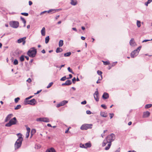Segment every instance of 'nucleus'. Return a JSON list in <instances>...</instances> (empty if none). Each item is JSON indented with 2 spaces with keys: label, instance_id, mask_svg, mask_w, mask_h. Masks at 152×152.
<instances>
[{
  "label": "nucleus",
  "instance_id": "nucleus-51",
  "mask_svg": "<svg viewBox=\"0 0 152 152\" xmlns=\"http://www.w3.org/2000/svg\"><path fill=\"white\" fill-rule=\"evenodd\" d=\"M117 63V61L114 62L112 63V64L111 65L112 66V67H113V66H115L116 65V64Z\"/></svg>",
  "mask_w": 152,
  "mask_h": 152
},
{
  "label": "nucleus",
  "instance_id": "nucleus-4",
  "mask_svg": "<svg viewBox=\"0 0 152 152\" xmlns=\"http://www.w3.org/2000/svg\"><path fill=\"white\" fill-rule=\"evenodd\" d=\"M92 124H84L82 125L80 127V129L84 130H86L88 129H91Z\"/></svg>",
  "mask_w": 152,
  "mask_h": 152
},
{
  "label": "nucleus",
  "instance_id": "nucleus-40",
  "mask_svg": "<svg viewBox=\"0 0 152 152\" xmlns=\"http://www.w3.org/2000/svg\"><path fill=\"white\" fill-rule=\"evenodd\" d=\"M80 148H86L85 145L84 144L80 143Z\"/></svg>",
  "mask_w": 152,
  "mask_h": 152
},
{
  "label": "nucleus",
  "instance_id": "nucleus-59",
  "mask_svg": "<svg viewBox=\"0 0 152 152\" xmlns=\"http://www.w3.org/2000/svg\"><path fill=\"white\" fill-rule=\"evenodd\" d=\"M69 77L67 78V79H71L72 77V76L71 74H69Z\"/></svg>",
  "mask_w": 152,
  "mask_h": 152
},
{
  "label": "nucleus",
  "instance_id": "nucleus-62",
  "mask_svg": "<svg viewBox=\"0 0 152 152\" xmlns=\"http://www.w3.org/2000/svg\"><path fill=\"white\" fill-rule=\"evenodd\" d=\"M32 4V2L31 1H29V5L31 6V5Z\"/></svg>",
  "mask_w": 152,
  "mask_h": 152
},
{
  "label": "nucleus",
  "instance_id": "nucleus-14",
  "mask_svg": "<svg viewBox=\"0 0 152 152\" xmlns=\"http://www.w3.org/2000/svg\"><path fill=\"white\" fill-rule=\"evenodd\" d=\"M13 116V115L12 114H9L6 117L5 120V122H7V121L9 120L11 117Z\"/></svg>",
  "mask_w": 152,
  "mask_h": 152
},
{
  "label": "nucleus",
  "instance_id": "nucleus-20",
  "mask_svg": "<svg viewBox=\"0 0 152 152\" xmlns=\"http://www.w3.org/2000/svg\"><path fill=\"white\" fill-rule=\"evenodd\" d=\"M85 145L86 148H90L91 146V144L90 142L86 143L85 144Z\"/></svg>",
  "mask_w": 152,
  "mask_h": 152
},
{
  "label": "nucleus",
  "instance_id": "nucleus-47",
  "mask_svg": "<svg viewBox=\"0 0 152 152\" xmlns=\"http://www.w3.org/2000/svg\"><path fill=\"white\" fill-rule=\"evenodd\" d=\"M27 132L26 133L27 134H29V133L30 131V129L29 127H27L26 128Z\"/></svg>",
  "mask_w": 152,
  "mask_h": 152
},
{
  "label": "nucleus",
  "instance_id": "nucleus-54",
  "mask_svg": "<svg viewBox=\"0 0 152 152\" xmlns=\"http://www.w3.org/2000/svg\"><path fill=\"white\" fill-rule=\"evenodd\" d=\"M59 58H61L63 57L64 56L63 53H61L58 55Z\"/></svg>",
  "mask_w": 152,
  "mask_h": 152
},
{
  "label": "nucleus",
  "instance_id": "nucleus-29",
  "mask_svg": "<svg viewBox=\"0 0 152 152\" xmlns=\"http://www.w3.org/2000/svg\"><path fill=\"white\" fill-rule=\"evenodd\" d=\"M71 4L75 6L77 4V2L76 1H74L73 0H71Z\"/></svg>",
  "mask_w": 152,
  "mask_h": 152
},
{
  "label": "nucleus",
  "instance_id": "nucleus-27",
  "mask_svg": "<svg viewBox=\"0 0 152 152\" xmlns=\"http://www.w3.org/2000/svg\"><path fill=\"white\" fill-rule=\"evenodd\" d=\"M60 102L62 106L66 104L67 103H68V101L66 100H63Z\"/></svg>",
  "mask_w": 152,
  "mask_h": 152
},
{
  "label": "nucleus",
  "instance_id": "nucleus-55",
  "mask_svg": "<svg viewBox=\"0 0 152 152\" xmlns=\"http://www.w3.org/2000/svg\"><path fill=\"white\" fill-rule=\"evenodd\" d=\"M141 47H142L141 46H140L136 49V50H137V51H139H139L140 50L141 48Z\"/></svg>",
  "mask_w": 152,
  "mask_h": 152
},
{
  "label": "nucleus",
  "instance_id": "nucleus-39",
  "mask_svg": "<svg viewBox=\"0 0 152 152\" xmlns=\"http://www.w3.org/2000/svg\"><path fill=\"white\" fill-rule=\"evenodd\" d=\"M102 61L103 62L104 64V65H107L110 64V62L107 61Z\"/></svg>",
  "mask_w": 152,
  "mask_h": 152
},
{
  "label": "nucleus",
  "instance_id": "nucleus-56",
  "mask_svg": "<svg viewBox=\"0 0 152 152\" xmlns=\"http://www.w3.org/2000/svg\"><path fill=\"white\" fill-rule=\"evenodd\" d=\"M86 103V100H84L83 101L81 102V104H85Z\"/></svg>",
  "mask_w": 152,
  "mask_h": 152
},
{
  "label": "nucleus",
  "instance_id": "nucleus-42",
  "mask_svg": "<svg viewBox=\"0 0 152 152\" xmlns=\"http://www.w3.org/2000/svg\"><path fill=\"white\" fill-rule=\"evenodd\" d=\"M21 20L22 21L23 23H26V21L25 19L22 17H20Z\"/></svg>",
  "mask_w": 152,
  "mask_h": 152
},
{
  "label": "nucleus",
  "instance_id": "nucleus-60",
  "mask_svg": "<svg viewBox=\"0 0 152 152\" xmlns=\"http://www.w3.org/2000/svg\"><path fill=\"white\" fill-rule=\"evenodd\" d=\"M150 41L148 39H145L142 41V42H146L148 41Z\"/></svg>",
  "mask_w": 152,
  "mask_h": 152
},
{
  "label": "nucleus",
  "instance_id": "nucleus-24",
  "mask_svg": "<svg viewBox=\"0 0 152 152\" xmlns=\"http://www.w3.org/2000/svg\"><path fill=\"white\" fill-rule=\"evenodd\" d=\"M71 54V52H69L66 53H65L64 55L65 57H69Z\"/></svg>",
  "mask_w": 152,
  "mask_h": 152
},
{
  "label": "nucleus",
  "instance_id": "nucleus-63",
  "mask_svg": "<svg viewBox=\"0 0 152 152\" xmlns=\"http://www.w3.org/2000/svg\"><path fill=\"white\" fill-rule=\"evenodd\" d=\"M149 3L148 2V1L146 2L145 3V5H146V6H148V4H149Z\"/></svg>",
  "mask_w": 152,
  "mask_h": 152
},
{
  "label": "nucleus",
  "instance_id": "nucleus-16",
  "mask_svg": "<svg viewBox=\"0 0 152 152\" xmlns=\"http://www.w3.org/2000/svg\"><path fill=\"white\" fill-rule=\"evenodd\" d=\"M26 39V37H24L23 38H20L18 40L17 42L18 43H20L22 42L23 41L25 40Z\"/></svg>",
  "mask_w": 152,
  "mask_h": 152
},
{
  "label": "nucleus",
  "instance_id": "nucleus-50",
  "mask_svg": "<svg viewBox=\"0 0 152 152\" xmlns=\"http://www.w3.org/2000/svg\"><path fill=\"white\" fill-rule=\"evenodd\" d=\"M76 79L75 77H74L72 79V82L73 83H75Z\"/></svg>",
  "mask_w": 152,
  "mask_h": 152
},
{
  "label": "nucleus",
  "instance_id": "nucleus-2",
  "mask_svg": "<svg viewBox=\"0 0 152 152\" xmlns=\"http://www.w3.org/2000/svg\"><path fill=\"white\" fill-rule=\"evenodd\" d=\"M37 51L36 49L33 47L31 48L27 53V55L31 58L34 57L36 54Z\"/></svg>",
  "mask_w": 152,
  "mask_h": 152
},
{
  "label": "nucleus",
  "instance_id": "nucleus-48",
  "mask_svg": "<svg viewBox=\"0 0 152 152\" xmlns=\"http://www.w3.org/2000/svg\"><path fill=\"white\" fill-rule=\"evenodd\" d=\"M33 97V96H29V97H27V98H26L25 100V101L26 102V100H28L30 99H31V98H32V97Z\"/></svg>",
  "mask_w": 152,
  "mask_h": 152
},
{
  "label": "nucleus",
  "instance_id": "nucleus-33",
  "mask_svg": "<svg viewBox=\"0 0 152 152\" xmlns=\"http://www.w3.org/2000/svg\"><path fill=\"white\" fill-rule=\"evenodd\" d=\"M20 61H23L24 60V56L23 55H22L20 58Z\"/></svg>",
  "mask_w": 152,
  "mask_h": 152
},
{
  "label": "nucleus",
  "instance_id": "nucleus-44",
  "mask_svg": "<svg viewBox=\"0 0 152 152\" xmlns=\"http://www.w3.org/2000/svg\"><path fill=\"white\" fill-rule=\"evenodd\" d=\"M53 84V83L51 82L47 86V88H50Z\"/></svg>",
  "mask_w": 152,
  "mask_h": 152
},
{
  "label": "nucleus",
  "instance_id": "nucleus-41",
  "mask_svg": "<svg viewBox=\"0 0 152 152\" xmlns=\"http://www.w3.org/2000/svg\"><path fill=\"white\" fill-rule=\"evenodd\" d=\"M13 64L15 65H16L18 64V61L17 59H15L14 60L13 62Z\"/></svg>",
  "mask_w": 152,
  "mask_h": 152
},
{
  "label": "nucleus",
  "instance_id": "nucleus-19",
  "mask_svg": "<svg viewBox=\"0 0 152 152\" xmlns=\"http://www.w3.org/2000/svg\"><path fill=\"white\" fill-rule=\"evenodd\" d=\"M41 33L42 35L43 36H44L45 35V28L44 27H43L41 31Z\"/></svg>",
  "mask_w": 152,
  "mask_h": 152
},
{
  "label": "nucleus",
  "instance_id": "nucleus-6",
  "mask_svg": "<svg viewBox=\"0 0 152 152\" xmlns=\"http://www.w3.org/2000/svg\"><path fill=\"white\" fill-rule=\"evenodd\" d=\"M10 25L14 28H17L19 26V23L17 21H11L10 22Z\"/></svg>",
  "mask_w": 152,
  "mask_h": 152
},
{
  "label": "nucleus",
  "instance_id": "nucleus-1",
  "mask_svg": "<svg viewBox=\"0 0 152 152\" xmlns=\"http://www.w3.org/2000/svg\"><path fill=\"white\" fill-rule=\"evenodd\" d=\"M115 138V135L113 133L111 134L106 137L105 139L107 140L108 144L107 146L105 148V150H108L109 149L111 145V142L113 141Z\"/></svg>",
  "mask_w": 152,
  "mask_h": 152
},
{
  "label": "nucleus",
  "instance_id": "nucleus-7",
  "mask_svg": "<svg viewBox=\"0 0 152 152\" xmlns=\"http://www.w3.org/2000/svg\"><path fill=\"white\" fill-rule=\"evenodd\" d=\"M22 141L17 140L15 144V150L19 148L21 145Z\"/></svg>",
  "mask_w": 152,
  "mask_h": 152
},
{
  "label": "nucleus",
  "instance_id": "nucleus-35",
  "mask_svg": "<svg viewBox=\"0 0 152 152\" xmlns=\"http://www.w3.org/2000/svg\"><path fill=\"white\" fill-rule=\"evenodd\" d=\"M54 66H56V67L57 68H59V69H60V70L61 69V68L62 67H63L64 66H65V64H62V65H61L60 66H58V65H54Z\"/></svg>",
  "mask_w": 152,
  "mask_h": 152
},
{
  "label": "nucleus",
  "instance_id": "nucleus-30",
  "mask_svg": "<svg viewBox=\"0 0 152 152\" xmlns=\"http://www.w3.org/2000/svg\"><path fill=\"white\" fill-rule=\"evenodd\" d=\"M49 39H50V38H49V36H48L46 37L45 39V42L47 44L48 43V42L49 41Z\"/></svg>",
  "mask_w": 152,
  "mask_h": 152
},
{
  "label": "nucleus",
  "instance_id": "nucleus-15",
  "mask_svg": "<svg viewBox=\"0 0 152 152\" xmlns=\"http://www.w3.org/2000/svg\"><path fill=\"white\" fill-rule=\"evenodd\" d=\"M45 152H56V151L54 148H51L47 149Z\"/></svg>",
  "mask_w": 152,
  "mask_h": 152
},
{
  "label": "nucleus",
  "instance_id": "nucleus-49",
  "mask_svg": "<svg viewBox=\"0 0 152 152\" xmlns=\"http://www.w3.org/2000/svg\"><path fill=\"white\" fill-rule=\"evenodd\" d=\"M101 106L104 109H106L107 108L106 106L104 104H102Z\"/></svg>",
  "mask_w": 152,
  "mask_h": 152
},
{
  "label": "nucleus",
  "instance_id": "nucleus-32",
  "mask_svg": "<svg viewBox=\"0 0 152 152\" xmlns=\"http://www.w3.org/2000/svg\"><path fill=\"white\" fill-rule=\"evenodd\" d=\"M43 118H37L36 119V121H42L43 122Z\"/></svg>",
  "mask_w": 152,
  "mask_h": 152
},
{
  "label": "nucleus",
  "instance_id": "nucleus-9",
  "mask_svg": "<svg viewBox=\"0 0 152 152\" xmlns=\"http://www.w3.org/2000/svg\"><path fill=\"white\" fill-rule=\"evenodd\" d=\"M56 11V10L55 9H50L48 11H44L42 12H41L40 13V15H41L42 14L46 13V12H48V13H53L55 12Z\"/></svg>",
  "mask_w": 152,
  "mask_h": 152
},
{
  "label": "nucleus",
  "instance_id": "nucleus-13",
  "mask_svg": "<svg viewBox=\"0 0 152 152\" xmlns=\"http://www.w3.org/2000/svg\"><path fill=\"white\" fill-rule=\"evenodd\" d=\"M109 94L106 92H104L102 96V98L104 99H108L109 98Z\"/></svg>",
  "mask_w": 152,
  "mask_h": 152
},
{
  "label": "nucleus",
  "instance_id": "nucleus-3",
  "mask_svg": "<svg viewBox=\"0 0 152 152\" xmlns=\"http://www.w3.org/2000/svg\"><path fill=\"white\" fill-rule=\"evenodd\" d=\"M16 122V118L15 117L10 120L9 122L5 124V126L7 127H10L12 125L15 124Z\"/></svg>",
  "mask_w": 152,
  "mask_h": 152
},
{
  "label": "nucleus",
  "instance_id": "nucleus-46",
  "mask_svg": "<svg viewBox=\"0 0 152 152\" xmlns=\"http://www.w3.org/2000/svg\"><path fill=\"white\" fill-rule=\"evenodd\" d=\"M21 14L23 15L27 16L28 15V14L26 12H22L21 13Z\"/></svg>",
  "mask_w": 152,
  "mask_h": 152
},
{
  "label": "nucleus",
  "instance_id": "nucleus-26",
  "mask_svg": "<svg viewBox=\"0 0 152 152\" xmlns=\"http://www.w3.org/2000/svg\"><path fill=\"white\" fill-rule=\"evenodd\" d=\"M100 115L103 117H106L107 116V113L104 112H101Z\"/></svg>",
  "mask_w": 152,
  "mask_h": 152
},
{
  "label": "nucleus",
  "instance_id": "nucleus-12",
  "mask_svg": "<svg viewBox=\"0 0 152 152\" xmlns=\"http://www.w3.org/2000/svg\"><path fill=\"white\" fill-rule=\"evenodd\" d=\"M150 115V113L148 111L144 112L143 113L142 117L143 118H146L148 117Z\"/></svg>",
  "mask_w": 152,
  "mask_h": 152
},
{
  "label": "nucleus",
  "instance_id": "nucleus-52",
  "mask_svg": "<svg viewBox=\"0 0 152 152\" xmlns=\"http://www.w3.org/2000/svg\"><path fill=\"white\" fill-rule=\"evenodd\" d=\"M62 106L61 102L59 103V104H57L56 107H59L60 106Z\"/></svg>",
  "mask_w": 152,
  "mask_h": 152
},
{
  "label": "nucleus",
  "instance_id": "nucleus-61",
  "mask_svg": "<svg viewBox=\"0 0 152 152\" xmlns=\"http://www.w3.org/2000/svg\"><path fill=\"white\" fill-rule=\"evenodd\" d=\"M72 29L73 30L75 31L76 32L77 31V30L75 28H72Z\"/></svg>",
  "mask_w": 152,
  "mask_h": 152
},
{
  "label": "nucleus",
  "instance_id": "nucleus-28",
  "mask_svg": "<svg viewBox=\"0 0 152 152\" xmlns=\"http://www.w3.org/2000/svg\"><path fill=\"white\" fill-rule=\"evenodd\" d=\"M43 118V122H50L49 119L47 118Z\"/></svg>",
  "mask_w": 152,
  "mask_h": 152
},
{
  "label": "nucleus",
  "instance_id": "nucleus-34",
  "mask_svg": "<svg viewBox=\"0 0 152 152\" xmlns=\"http://www.w3.org/2000/svg\"><path fill=\"white\" fill-rule=\"evenodd\" d=\"M152 106L151 104H148L145 105V108L147 109L151 107Z\"/></svg>",
  "mask_w": 152,
  "mask_h": 152
},
{
  "label": "nucleus",
  "instance_id": "nucleus-18",
  "mask_svg": "<svg viewBox=\"0 0 152 152\" xmlns=\"http://www.w3.org/2000/svg\"><path fill=\"white\" fill-rule=\"evenodd\" d=\"M18 136V138L17 139L18 140L22 141L23 140V138L22 137V135L20 133L17 134Z\"/></svg>",
  "mask_w": 152,
  "mask_h": 152
},
{
  "label": "nucleus",
  "instance_id": "nucleus-8",
  "mask_svg": "<svg viewBox=\"0 0 152 152\" xmlns=\"http://www.w3.org/2000/svg\"><path fill=\"white\" fill-rule=\"evenodd\" d=\"M139 51H137V50H134L131 53V58H134L136 57L138 54Z\"/></svg>",
  "mask_w": 152,
  "mask_h": 152
},
{
  "label": "nucleus",
  "instance_id": "nucleus-45",
  "mask_svg": "<svg viewBox=\"0 0 152 152\" xmlns=\"http://www.w3.org/2000/svg\"><path fill=\"white\" fill-rule=\"evenodd\" d=\"M66 79H67V78L66 77V76H64L62 77L61 79L60 80L61 81H64L66 80Z\"/></svg>",
  "mask_w": 152,
  "mask_h": 152
},
{
  "label": "nucleus",
  "instance_id": "nucleus-23",
  "mask_svg": "<svg viewBox=\"0 0 152 152\" xmlns=\"http://www.w3.org/2000/svg\"><path fill=\"white\" fill-rule=\"evenodd\" d=\"M62 51L63 49L60 48H57L56 50V52L57 53L61 52Z\"/></svg>",
  "mask_w": 152,
  "mask_h": 152
},
{
  "label": "nucleus",
  "instance_id": "nucleus-58",
  "mask_svg": "<svg viewBox=\"0 0 152 152\" xmlns=\"http://www.w3.org/2000/svg\"><path fill=\"white\" fill-rule=\"evenodd\" d=\"M31 81V79L30 78H28V80H26V81L28 83H30Z\"/></svg>",
  "mask_w": 152,
  "mask_h": 152
},
{
  "label": "nucleus",
  "instance_id": "nucleus-64",
  "mask_svg": "<svg viewBox=\"0 0 152 152\" xmlns=\"http://www.w3.org/2000/svg\"><path fill=\"white\" fill-rule=\"evenodd\" d=\"M120 148H118V149L115 152H120Z\"/></svg>",
  "mask_w": 152,
  "mask_h": 152
},
{
  "label": "nucleus",
  "instance_id": "nucleus-36",
  "mask_svg": "<svg viewBox=\"0 0 152 152\" xmlns=\"http://www.w3.org/2000/svg\"><path fill=\"white\" fill-rule=\"evenodd\" d=\"M97 73L99 75L101 76V79H102V72L101 71H99V70H98L97 71Z\"/></svg>",
  "mask_w": 152,
  "mask_h": 152
},
{
  "label": "nucleus",
  "instance_id": "nucleus-10",
  "mask_svg": "<svg viewBox=\"0 0 152 152\" xmlns=\"http://www.w3.org/2000/svg\"><path fill=\"white\" fill-rule=\"evenodd\" d=\"M96 91L94 94V98L96 102H98L99 101V98H98V96L99 95V92L98 91V89H96Z\"/></svg>",
  "mask_w": 152,
  "mask_h": 152
},
{
  "label": "nucleus",
  "instance_id": "nucleus-5",
  "mask_svg": "<svg viewBox=\"0 0 152 152\" xmlns=\"http://www.w3.org/2000/svg\"><path fill=\"white\" fill-rule=\"evenodd\" d=\"M36 101L34 99H33L31 100H26V102L24 100V104L26 105L29 104L31 105H34L36 102Z\"/></svg>",
  "mask_w": 152,
  "mask_h": 152
},
{
  "label": "nucleus",
  "instance_id": "nucleus-38",
  "mask_svg": "<svg viewBox=\"0 0 152 152\" xmlns=\"http://www.w3.org/2000/svg\"><path fill=\"white\" fill-rule=\"evenodd\" d=\"M67 69L69 72L71 73L72 74H74V72L70 67H68L67 68Z\"/></svg>",
  "mask_w": 152,
  "mask_h": 152
},
{
  "label": "nucleus",
  "instance_id": "nucleus-11",
  "mask_svg": "<svg viewBox=\"0 0 152 152\" xmlns=\"http://www.w3.org/2000/svg\"><path fill=\"white\" fill-rule=\"evenodd\" d=\"M72 83V82L70 80H66L65 83H62V85L64 86V85L69 86L71 85Z\"/></svg>",
  "mask_w": 152,
  "mask_h": 152
},
{
  "label": "nucleus",
  "instance_id": "nucleus-37",
  "mask_svg": "<svg viewBox=\"0 0 152 152\" xmlns=\"http://www.w3.org/2000/svg\"><path fill=\"white\" fill-rule=\"evenodd\" d=\"M21 107V105L20 104L18 105L15 108V110H17L20 109Z\"/></svg>",
  "mask_w": 152,
  "mask_h": 152
},
{
  "label": "nucleus",
  "instance_id": "nucleus-21",
  "mask_svg": "<svg viewBox=\"0 0 152 152\" xmlns=\"http://www.w3.org/2000/svg\"><path fill=\"white\" fill-rule=\"evenodd\" d=\"M107 143H108V142H107V140L105 139L102 143V146L103 147H104L106 145Z\"/></svg>",
  "mask_w": 152,
  "mask_h": 152
},
{
  "label": "nucleus",
  "instance_id": "nucleus-25",
  "mask_svg": "<svg viewBox=\"0 0 152 152\" xmlns=\"http://www.w3.org/2000/svg\"><path fill=\"white\" fill-rule=\"evenodd\" d=\"M64 44L63 41L62 40H61L59 41V47H62Z\"/></svg>",
  "mask_w": 152,
  "mask_h": 152
},
{
  "label": "nucleus",
  "instance_id": "nucleus-17",
  "mask_svg": "<svg viewBox=\"0 0 152 152\" xmlns=\"http://www.w3.org/2000/svg\"><path fill=\"white\" fill-rule=\"evenodd\" d=\"M130 45L132 46H134L135 45V42L134 41V39L132 38L130 40Z\"/></svg>",
  "mask_w": 152,
  "mask_h": 152
},
{
  "label": "nucleus",
  "instance_id": "nucleus-31",
  "mask_svg": "<svg viewBox=\"0 0 152 152\" xmlns=\"http://www.w3.org/2000/svg\"><path fill=\"white\" fill-rule=\"evenodd\" d=\"M137 25L138 27H140L141 26V22L140 21L137 20Z\"/></svg>",
  "mask_w": 152,
  "mask_h": 152
},
{
  "label": "nucleus",
  "instance_id": "nucleus-53",
  "mask_svg": "<svg viewBox=\"0 0 152 152\" xmlns=\"http://www.w3.org/2000/svg\"><path fill=\"white\" fill-rule=\"evenodd\" d=\"M86 113L88 114H91L92 113L91 112L90 110L86 111Z\"/></svg>",
  "mask_w": 152,
  "mask_h": 152
},
{
  "label": "nucleus",
  "instance_id": "nucleus-57",
  "mask_svg": "<svg viewBox=\"0 0 152 152\" xmlns=\"http://www.w3.org/2000/svg\"><path fill=\"white\" fill-rule=\"evenodd\" d=\"M113 115H114V114L113 113H110V119H111L112 118H113Z\"/></svg>",
  "mask_w": 152,
  "mask_h": 152
},
{
  "label": "nucleus",
  "instance_id": "nucleus-43",
  "mask_svg": "<svg viewBox=\"0 0 152 152\" xmlns=\"http://www.w3.org/2000/svg\"><path fill=\"white\" fill-rule=\"evenodd\" d=\"M20 98L18 97L15 98V102L16 103H17L18 102V101L20 100Z\"/></svg>",
  "mask_w": 152,
  "mask_h": 152
},
{
  "label": "nucleus",
  "instance_id": "nucleus-22",
  "mask_svg": "<svg viewBox=\"0 0 152 152\" xmlns=\"http://www.w3.org/2000/svg\"><path fill=\"white\" fill-rule=\"evenodd\" d=\"M36 132V130L34 129H31V136L30 137H31L33 135H34Z\"/></svg>",
  "mask_w": 152,
  "mask_h": 152
}]
</instances>
